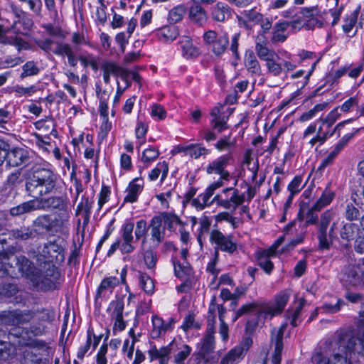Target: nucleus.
Returning <instances> with one entry per match:
<instances>
[{
    "label": "nucleus",
    "instance_id": "f257e3e1",
    "mask_svg": "<svg viewBox=\"0 0 364 364\" xmlns=\"http://www.w3.org/2000/svg\"><path fill=\"white\" fill-rule=\"evenodd\" d=\"M55 316L53 309L38 307L4 311L1 314L2 323L9 328L10 341L26 347L23 351L26 364H41V350L45 348L46 342L33 336L43 335L47 331V324L54 321Z\"/></svg>",
    "mask_w": 364,
    "mask_h": 364
},
{
    "label": "nucleus",
    "instance_id": "f03ea898",
    "mask_svg": "<svg viewBox=\"0 0 364 364\" xmlns=\"http://www.w3.org/2000/svg\"><path fill=\"white\" fill-rule=\"evenodd\" d=\"M364 329L356 337L351 331L338 332L331 354L316 351L311 356L314 364H363Z\"/></svg>",
    "mask_w": 364,
    "mask_h": 364
},
{
    "label": "nucleus",
    "instance_id": "7ed1b4c3",
    "mask_svg": "<svg viewBox=\"0 0 364 364\" xmlns=\"http://www.w3.org/2000/svg\"><path fill=\"white\" fill-rule=\"evenodd\" d=\"M60 182V177L50 169L38 168L27 178L26 191L29 197L40 199L45 195L56 193Z\"/></svg>",
    "mask_w": 364,
    "mask_h": 364
},
{
    "label": "nucleus",
    "instance_id": "20e7f679",
    "mask_svg": "<svg viewBox=\"0 0 364 364\" xmlns=\"http://www.w3.org/2000/svg\"><path fill=\"white\" fill-rule=\"evenodd\" d=\"M69 200L65 195L53 196L23 202L10 209L12 216H20L36 210L68 211Z\"/></svg>",
    "mask_w": 364,
    "mask_h": 364
},
{
    "label": "nucleus",
    "instance_id": "39448f33",
    "mask_svg": "<svg viewBox=\"0 0 364 364\" xmlns=\"http://www.w3.org/2000/svg\"><path fill=\"white\" fill-rule=\"evenodd\" d=\"M0 272H3V275L11 277H18V274H21L31 279L37 271L33 263L25 256L11 254L0 255Z\"/></svg>",
    "mask_w": 364,
    "mask_h": 364
},
{
    "label": "nucleus",
    "instance_id": "423d86ee",
    "mask_svg": "<svg viewBox=\"0 0 364 364\" xmlns=\"http://www.w3.org/2000/svg\"><path fill=\"white\" fill-rule=\"evenodd\" d=\"M62 243L63 241H60V240L48 241L43 247H39L35 255L37 264L41 266L42 262L57 264L63 263L65 260V254Z\"/></svg>",
    "mask_w": 364,
    "mask_h": 364
},
{
    "label": "nucleus",
    "instance_id": "0eeeda50",
    "mask_svg": "<svg viewBox=\"0 0 364 364\" xmlns=\"http://www.w3.org/2000/svg\"><path fill=\"white\" fill-rule=\"evenodd\" d=\"M55 263L42 262L41 269L33 275L31 281L36 287L43 291L51 290L55 287V282L59 277V272Z\"/></svg>",
    "mask_w": 364,
    "mask_h": 364
},
{
    "label": "nucleus",
    "instance_id": "6e6552de",
    "mask_svg": "<svg viewBox=\"0 0 364 364\" xmlns=\"http://www.w3.org/2000/svg\"><path fill=\"white\" fill-rule=\"evenodd\" d=\"M134 224L130 221H126L120 229L122 240L117 238L116 241L111 245L107 252V256L110 257L114 252L119 248L122 254H129L135 250L134 245V236L132 235Z\"/></svg>",
    "mask_w": 364,
    "mask_h": 364
},
{
    "label": "nucleus",
    "instance_id": "1a4fd4ad",
    "mask_svg": "<svg viewBox=\"0 0 364 364\" xmlns=\"http://www.w3.org/2000/svg\"><path fill=\"white\" fill-rule=\"evenodd\" d=\"M235 162L234 157L231 153L222 155L208 164L205 171L209 175H218V180L215 182H220L221 187L224 186L225 181H229L231 178L230 173L227 170L228 166L232 165Z\"/></svg>",
    "mask_w": 364,
    "mask_h": 364
},
{
    "label": "nucleus",
    "instance_id": "9d476101",
    "mask_svg": "<svg viewBox=\"0 0 364 364\" xmlns=\"http://www.w3.org/2000/svg\"><path fill=\"white\" fill-rule=\"evenodd\" d=\"M333 216V213L331 210H328L321 215L317 225V238L320 250H328L333 242L332 234L334 231L335 224L332 225L328 232L327 231Z\"/></svg>",
    "mask_w": 364,
    "mask_h": 364
},
{
    "label": "nucleus",
    "instance_id": "9b49d317",
    "mask_svg": "<svg viewBox=\"0 0 364 364\" xmlns=\"http://www.w3.org/2000/svg\"><path fill=\"white\" fill-rule=\"evenodd\" d=\"M210 242L215 244V257H218V250L232 254L237 250V244L233 241L232 235H225L218 229H213L210 232Z\"/></svg>",
    "mask_w": 364,
    "mask_h": 364
},
{
    "label": "nucleus",
    "instance_id": "f8f14e48",
    "mask_svg": "<svg viewBox=\"0 0 364 364\" xmlns=\"http://www.w3.org/2000/svg\"><path fill=\"white\" fill-rule=\"evenodd\" d=\"M289 300L287 294L282 293L275 297L274 304H259V318H272L273 316L280 314Z\"/></svg>",
    "mask_w": 364,
    "mask_h": 364
},
{
    "label": "nucleus",
    "instance_id": "ddd939ff",
    "mask_svg": "<svg viewBox=\"0 0 364 364\" xmlns=\"http://www.w3.org/2000/svg\"><path fill=\"white\" fill-rule=\"evenodd\" d=\"M252 343L250 337H245L237 346L228 351L220 364H237L245 358Z\"/></svg>",
    "mask_w": 364,
    "mask_h": 364
},
{
    "label": "nucleus",
    "instance_id": "4468645a",
    "mask_svg": "<svg viewBox=\"0 0 364 364\" xmlns=\"http://www.w3.org/2000/svg\"><path fill=\"white\" fill-rule=\"evenodd\" d=\"M362 273L355 264L346 265L340 273V281L346 287H356L361 284Z\"/></svg>",
    "mask_w": 364,
    "mask_h": 364
},
{
    "label": "nucleus",
    "instance_id": "2eb2a0df",
    "mask_svg": "<svg viewBox=\"0 0 364 364\" xmlns=\"http://www.w3.org/2000/svg\"><path fill=\"white\" fill-rule=\"evenodd\" d=\"M221 188L220 182H213L205 190L191 201V205L198 210H203L205 207L210 206V198L213 196L215 191Z\"/></svg>",
    "mask_w": 364,
    "mask_h": 364
},
{
    "label": "nucleus",
    "instance_id": "dca6fc26",
    "mask_svg": "<svg viewBox=\"0 0 364 364\" xmlns=\"http://www.w3.org/2000/svg\"><path fill=\"white\" fill-rule=\"evenodd\" d=\"M152 329L151 331V337L154 339L159 338L164 335L167 331L173 328L174 319L169 318L167 321L157 315H154L151 318Z\"/></svg>",
    "mask_w": 364,
    "mask_h": 364
},
{
    "label": "nucleus",
    "instance_id": "f3484780",
    "mask_svg": "<svg viewBox=\"0 0 364 364\" xmlns=\"http://www.w3.org/2000/svg\"><path fill=\"white\" fill-rule=\"evenodd\" d=\"M210 16L215 22L224 23L232 18V9L227 4L218 1L211 8Z\"/></svg>",
    "mask_w": 364,
    "mask_h": 364
},
{
    "label": "nucleus",
    "instance_id": "a211bd4d",
    "mask_svg": "<svg viewBox=\"0 0 364 364\" xmlns=\"http://www.w3.org/2000/svg\"><path fill=\"white\" fill-rule=\"evenodd\" d=\"M223 105H218L214 107L210 111V116L212 117L210 123L212 127L214 129H216L218 132H222L223 131L228 129L227 124L228 117L223 115Z\"/></svg>",
    "mask_w": 364,
    "mask_h": 364
},
{
    "label": "nucleus",
    "instance_id": "6ab92c4d",
    "mask_svg": "<svg viewBox=\"0 0 364 364\" xmlns=\"http://www.w3.org/2000/svg\"><path fill=\"white\" fill-rule=\"evenodd\" d=\"M285 326H282L278 330L272 333L271 342L274 346V350L272 355V363L280 364L282 360V352L283 350V335Z\"/></svg>",
    "mask_w": 364,
    "mask_h": 364
},
{
    "label": "nucleus",
    "instance_id": "aec40b11",
    "mask_svg": "<svg viewBox=\"0 0 364 364\" xmlns=\"http://www.w3.org/2000/svg\"><path fill=\"white\" fill-rule=\"evenodd\" d=\"M229 191H232V196L230 198L225 199L222 201L223 208L227 210L232 209L236 210L237 207L242 205L245 201V194L240 193L239 190L234 186L225 188L223 190V193H227Z\"/></svg>",
    "mask_w": 364,
    "mask_h": 364
},
{
    "label": "nucleus",
    "instance_id": "412c9836",
    "mask_svg": "<svg viewBox=\"0 0 364 364\" xmlns=\"http://www.w3.org/2000/svg\"><path fill=\"white\" fill-rule=\"evenodd\" d=\"M144 188V181L140 178H134L126 188L124 203H135Z\"/></svg>",
    "mask_w": 364,
    "mask_h": 364
},
{
    "label": "nucleus",
    "instance_id": "4be33fe9",
    "mask_svg": "<svg viewBox=\"0 0 364 364\" xmlns=\"http://www.w3.org/2000/svg\"><path fill=\"white\" fill-rule=\"evenodd\" d=\"M351 199L353 202L346 203L343 212L344 218L349 222L360 220L364 213V210L361 206L363 203H360L356 201L353 197H351Z\"/></svg>",
    "mask_w": 364,
    "mask_h": 364
},
{
    "label": "nucleus",
    "instance_id": "5701e85b",
    "mask_svg": "<svg viewBox=\"0 0 364 364\" xmlns=\"http://www.w3.org/2000/svg\"><path fill=\"white\" fill-rule=\"evenodd\" d=\"M149 228L150 229L151 240L157 247L165 237V228H163L161 225L160 219L155 217H153L151 220Z\"/></svg>",
    "mask_w": 364,
    "mask_h": 364
},
{
    "label": "nucleus",
    "instance_id": "b1692460",
    "mask_svg": "<svg viewBox=\"0 0 364 364\" xmlns=\"http://www.w3.org/2000/svg\"><path fill=\"white\" fill-rule=\"evenodd\" d=\"M188 18L191 22L199 26H203L208 21L207 12L202 6H196L192 4L188 9Z\"/></svg>",
    "mask_w": 364,
    "mask_h": 364
},
{
    "label": "nucleus",
    "instance_id": "393cba45",
    "mask_svg": "<svg viewBox=\"0 0 364 364\" xmlns=\"http://www.w3.org/2000/svg\"><path fill=\"white\" fill-rule=\"evenodd\" d=\"M33 25L32 18L26 15L21 19L15 20L10 30L14 31L15 33L26 36L32 30Z\"/></svg>",
    "mask_w": 364,
    "mask_h": 364
},
{
    "label": "nucleus",
    "instance_id": "a878e982",
    "mask_svg": "<svg viewBox=\"0 0 364 364\" xmlns=\"http://www.w3.org/2000/svg\"><path fill=\"white\" fill-rule=\"evenodd\" d=\"M318 123H320V125L318 127H316V135L309 141L311 146L316 144L322 145L333 136L331 129H327V123H323V122H318Z\"/></svg>",
    "mask_w": 364,
    "mask_h": 364
},
{
    "label": "nucleus",
    "instance_id": "bb28decb",
    "mask_svg": "<svg viewBox=\"0 0 364 364\" xmlns=\"http://www.w3.org/2000/svg\"><path fill=\"white\" fill-rule=\"evenodd\" d=\"M360 233L358 225L353 223H342L339 234L343 240L350 242L355 240Z\"/></svg>",
    "mask_w": 364,
    "mask_h": 364
},
{
    "label": "nucleus",
    "instance_id": "cd10ccee",
    "mask_svg": "<svg viewBox=\"0 0 364 364\" xmlns=\"http://www.w3.org/2000/svg\"><path fill=\"white\" fill-rule=\"evenodd\" d=\"M245 66L252 75L259 76L262 74L260 64L252 50H248L245 52Z\"/></svg>",
    "mask_w": 364,
    "mask_h": 364
},
{
    "label": "nucleus",
    "instance_id": "c85d7f7f",
    "mask_svg": "<svg viewBox=\"0 0 364 364\" xmlns=\"http://www.w3.org/2000/svg\"><path fill=\"white\" fill-rule=\"evenodd\" d=\"M50 224V215H41L37 217L33 222V232H35L38 235H41L52 232V226Z\"/></svg>",
    "mask_w": 364,
    "mask_h": 364
},
{
    "label": "nucleus",
    "instance_id": "c756f323",
    "mask_svg": "<svg viewBox=\"0 0 364 364\" xmlns=\"http://www.w3.org/2000/svg\"><path fill=\"white\" fill-rule=\"evenodd\" d=\"M306 304V300L301 298L296 303L295 306L289 308L286 312V318L289 321L292 326H296L300 323V315L303 307Z\"/></svg>",
    "mask_w": 364,
    "mask_h": 364
},
{
    "label": "nucleus",
    "instance_id": "7c9ffc66",
    "mask_svg": "<svg viewBox=\"0 0 364 364\" xmlns=\"http://www.w3.org/2000/svg\"><path fill=\"white\" fill-rule=\"evenodd\" d=\"M180 46L182 55L187 59L195 58L200 55L198 48L193 45L192 40L189 37H183L180 41Z\"/></svg>",
    "mask_w": 364,
    "mask_h": 364
},
{
    "label": "nucleus",
    "instance_id": "2f4dec72",
    "mask_svg": "<svg viewBox=\"0 0 364 364\" xmlns=\"http://www.w3.org/2000/svg\"><path fill=\"white\" fill-rule=\"evenodd\" d=\"M288 23L287 21L277 22L272 27V36L271 42L272 43H283L288 38L287 30Z\"/></svg>",
    "mask_w": 364,
    "mask_h": 364
},
{
    "label": "nucleus",
    "instance_id": "473e14b6",
    "mask_svg": "<svg viewBox=\"0 0 364 364\" xmlns=\"http://www.w3.org/2000/svg\"><path fill=\"white\" fill-rule=\"evenodd\" d=\"M215 350V338L210 336H205L201 341V346L198 351L200 358L208 361Z\"/></svg>",
    "mask_w": 364,
    "mask_h": 364
},
{
    "label": "nucleus",
    "instance_id": "72a5a7b5",
    "mask_svg": "<svg viewBox=\"0 0 364 364\" xmlns=\"http://www.w3.org/2000/svg\"><path fill=\"white\" fill-rule=\"evenodd\" d=\"M69 218L70 215L68 211L60 212L55 215L53 219L50 218L52 232H57L67 228Z\"/></svg>",
    "mask_w": 364,
    "mask_h": 364
},
{
    "label": "nucleus",
    "instance_id": "f704fd0d",
    "mask_svg": "<svg viewBox=\"0 0 364 364\" xmlns=\"http://www.w3.org/2000/svg\"><path fill=\"white\" fill-rule=\"evenodd\" d=\"M118 284L119 279L115 277H109L104 279L97 289L96 296L100 297L105 296L107 292L112 293Z\"/></svg>",
    "mask_w": 364,
    "mask_h": 364
},
{
    "label": "nucleus",
    "instance_id": "c9c22d12",
    "mask_svg": "<svg viewBox=\"0 0 364 364\" xmlns=\"http://www.w3.org/2000/svg\"><path fill=\"white\" fill-rule=\"evenodd\" d=\"M159 218L161 220V225L164 223L165 228H167L170 231L175 230L176 225L181 223L179 218L174 215L167 212L161 213L159 215L154 216Z\"/></svg>",
    "mask_w": 364,
    "mask_h": 364
},
{
    "label": "nucleus",
    "instance_id": "e433bc0d",
    "mask_svg": "<svg viewBox=\"0 0 364 364\" xmlns=\"http://www.w3.org/2000/svg\"><path fill=\"white\" fill-rule=\"evenodd\" d=\"M335 198L334 191L329 188H326L323 191L321 197L314 204V210H321L323 208L328 205Z\"/></svg>",
    "mask_w": 364,
    "mask_h": 364
},
{
    "label": "nucleus",
    "instance_id": "4c0bfd02",
    "mask_svg": "<svg viewBox=\"0 0 364 364\" xmlns=\"http://www.w3.org/2000/svg\"><path fill=\"white\" fill-rule=\"evenodd\" d=\"M173 264L175 275L178 278L185 279L186 277L192 274L191 267L187 261H183V262L181 263L174 258L173 259Z\"/></svg>",
    "mask_w": 364,
    "mask_h": 364
},
{
    "label": "nucleus",
    "instance_id": "58836bf2",
    "mask_svg": "<svg viewBox=\"0 0 364 364\" xmlns=\"http://www.w3.org/2000/svg\"><path fill=\"white\" fill-rule=\"evenodd\" d=\"M124 300L122 298L117 297L115 300L112 301L107 309V312L110 315L112 319L123 316Z\"/></svg>",
    "mask_w": 364,
    "mask_h": 364
},
{
    "label": "nucleus",
    "instance_id": "ea45409f",
    "mask_svg": "<svg viewBox=\"0 0 364 364\" xmlns=\"http://www.w3.org/2000/svg\"><path fill=\"white\" fill-rule=\"evenodd\" d=\"M11 235L17 240H27L33 237V230L28 226H20L11 230Z\"/></svg>",
    "mask_w": 364,
    "mask_h": 364
},
{
    "label": "nucleus",
    "instance_id": "a19ab883",
    "mask_svg": "<svg viewBox=\"0 0 364 364\" xmlns=\"http://www.w3.org/2000/svg\"><path fill=\"white\" fill-rule=\"evenodd\" d=\"M156 35L161 41L166 43L174 41L178 33L173 27L164 26L156 31Z\"/></svg>",
    "mask_w": 364,
    "mask_h": 364
},
{
    "label": "nucleus",
    "instance_id": "79ce46f5",
    "mask_svg": "<svg viewBox=\"0 0 364 364\" xmlns=\"http://www.w3.org/2000/svg\"><path fill=\"white\" fill-rule=\"evenodd\" d=\"M171 348L170 346H163L160 348H156V346H152L149 350L148 354L150 360L152 361L156 359L168 358L171 354Z\"/></svg>",
    "mask_w": 364,
    "mask_h": 364
},
{
    "label": "nucleus",
    "instance_id": "37998d69",
    "mask_svg": "<svg viewBox=\"0 0 364 364\" xmlns=\"http://www.w3.org/2000/svg\"><path fill=\"white\" fill-rule=\"evenodd\" d=\"M187 12V9L184 5L180 4L175 7H173L168 12V21L170 23H176L181 21L186 13Z\"/></svg>",
    "mask_w": 364,
    "mask_h": 364
},
{
    "label": "nucleus",
    "instance_id": "c03bdc74",
    "mask_svg": "<svg viewBox=\"0 0 364 364\" xmlns=\"http://www.w3.org/2000/svg\"><path fill=\"white\" fill-rule=\"evenodd\" d=\"M77 51V50L67 43L58 41L56 42V48L53 50V53L57 55L66 56L68 58L69 56L76 53Z\"/></svg>",
    "mask_w": 364,
    "mask_h": 364
},
{
    "label": "nucleus",
    "instance_id": "a18cd8bd",
    "mask_svg": "<svg viewBox=\"0 0 364 364\" xmlns=\"http://www.w3.org/2000/svg\"><path fill=\"white\" fill-rule=\"evenodd\" d=\"M8 160L10 165L18 166L26 161L27 156L23 149H17L8 154Z\"/></svg>",
    "mask_w": 364,
    "mask_h": 364
},
{
    "label": "nucleus",
    "instance_id": "49530a36",
    "mask_svg": "<svg viewBox=\"0 0 364 364\" xmlns=\"http://www.w3.org/2000/svg\"><path fill=\"white\" fill-rule=\"evenodd\" d=\"M229 43V38L227 34L220 36L213 43V52L216 55H220L225 51L227 46Z\"/></svg>",
    "mask_w": 364,
    "mask_h": 364
},
{
    "label": "nucleus",
    "instance_id": "de8ad7c7",
    "mask_svg": "<svg viewBox=\"0 0 364 364\" xmlns=\"http://www.w3.org/2000/svg\"><path fill=\"white\" fill-rule=\"evenodd\" d=\"M92 210V203L90 202L88 198H85L82 202H80L77 207V213H82L84 223L87 224L90 220V217L91 214Z\"/></svg>",
    "mask_w": 364,
    "mask_h": 364
},
{
    "label": "nucleus",
    "instance_id": "09e8293b",
    "mask_svg": "<svg viewBox=\"0 0 364 364\" xmlns=\"http://www.w3.org/2000/svg\"><path fill=\"white\" fill-rule=\"evenodd\" d=\"M303 178L301 176H296L293 180L289 183L287 190L291 195L296 196L298 194L305 186L303 183Z\"/></svg>",
    "mask_w": 364,
    "mask_h": 364
},
{
    "label": "nucleus",
    "instance_id": "8fccbe9b",
    "mask_svg": "<svg viewBox=\"0 0 364 364\" xmlns=\"http://www.w3.org/2000/svg\"><path fill=\"white\" fill-rule=\"evenodd\" d=\"M259 303L258 302H252L250 304H245L242 306L236 312L235 317L233 318V321L237 320L242 315L249 313L252 311L257 310V316L259 317Z\"/></svg>",
    "mask_w": 364,
    "mask_h": 364
},
{
    "label": "nucleus",
    "instance_id": "3c124183",
    "mask_svg": "<svg viewBox=\"0 0 364 364\" xmlns=\"http://www.w3.org/2000/svg\"><path fill=\"white\" fill-rule=\"evenodd\" d=\"M22 73L20 77L23 79L28 76L37 75L40 70L33 61H28L22 66Z\"/></svg>",
    "mask_w": 364,
    "mask_h": 364
},
{
    "label": "nucleus",
    "instance_id": "603ef678",
    "mask_svg": "<svg viewBox=\"0 0 364 364\" xmlns=\"http://www.w3.org/2000/svg\"><path fill=\"white\" fill-rule=\"evenodd\" d=\"M140 285L144 291L148 294H151L154 291V284L152 279L146 274H141L140 277Z\"/></svg>",
    "mask_w": 364,
    "mask_h": 364
},
{
    "label": "nucleus",
    "instance_id": "864d4df0",
    "mask_svg": "<svg viewBox=\"0 0 364 364\" xmlns=\"http://www.w3.org/2000/svg\"><path fill=\"white\" fill-rule=\"evenodd\" d=\"M92 335H93V329L90 328H88V330L87 331L86 343L79 348L77 353V358L82 360L84 358L85 354L90 350L91 344H92Z\"/></svg>",
    "mask_w": 364,
    "mask_h": 364
},
{
    "label": "nucleus",
    "instance_id": "5fc2aeb1",
    "mask_svg": "<svg viewBox=\"0 0 364 364\" xmlns=\"http://www.w3.org/2000/svg\"><path fill=\"white\" fill-rule=\"evenodd\" d=\"M341 113L339 112V107H336L331 110L325 118H320L318 122H323L327 123V129H331L332 125L340 118Z\"/></svg>",
    "mask_w": 364,
    "mask_h": 364
},
{
    "label": "nucleus",
    "instance_id": "6e6d98bb",
    "mask_svg": "<svg viewBox=\"0 0 364 364\" xmlns=\"http://www.w3.org/2000/svg\"><path fill=\"white\" fill-rule=\"evenodd\" d=\"M192 348L187 344L183 345L180 351L174 356L173 361L176 364H185V360L191 355Z\"/></svg>",
    "mask_w": 364,
    "mask_h": 364
},
{
    "label": "nucleus",
    "instance_id": "4d7b16f0",
    "mask_svg": "<svg viewBox=\"0 0 364 364\" xmlns=\"http://www.w3.org/2000/svg\"><path fill=\"white\" fill-rule=\"evenodd\" d=\"M345 305V301L341 299H337L336 302L333 304L331 303H325L320 309L328 314H336L338 312L341 307Z\"/></svg>",
    "mask_w": 364,
    "mask_h": 364
},
{
    "label": "nucleus",
    "instance_id": "13d9d810",
    "mask_svg": "<svg viewBox=\"0 0 364 364\" xmlns=\"http://www.w3.org/2000/svg\"><path fill=\"white\" fill-rule=\"evenodd\" d=\"M18 292V288L13 284H0V296L10 299Z\"/></svg>",
    "mask_w": 364,
    "mask_h": 364
},
{
    "label": "nucleus",
    "instance_id": "bf43d9fd",
    "mask_svg": "<svg viewBox=\"0 0 364 364\" xmlns=\"http://www.w3.org/2000/svg\"><path fill=\"white\" fill-rule=\"evenodd\" d=\"M358 11H354L352 14H350L348 16H347L344 20V23L343 25V31L345 33H348L353 29L354 26L355 25L358 19Z\"/></svg>",
    "mask_w": 364,
    "mask_h": 364
},
{
    "label": "nucleus",
    "instance_id": "052dcab7",
    "mask_svg": "<svg viewBox=\"0 0 364 364\" xmlns=\"http://www.w3.org/2000/svg\"><path fill=\"white\" fill-rule=\"evenodd\" d=\"M215 310V305H210L209 306L208 310V325L206 329V334L205 336H210L211 338H214V325L215 323V316L213 315V312Z\"/></svg>",
    "mask_w": 364,
    "mask_h": 364
},
{
    "label": "nucleus",
    "instance_id": "680f3d73",
    "mask_svg": "<svg viewBox=\"0 0 364 364\" xmlns=\"http://www.w3.org/2000/svg\"><path fill=\"white\" fill-rule=\"evenodd\" d=\"M208 154V150L204 146L198 144H190L188 156L193 159H198L202 155Z\"/></svg>",
    "mask_w": 364,
    "mask_h": 364
},
{
    "label": "nucleus",
    "instance_id": "e2e57ef3",
    "mask_svg": "<svg viewBox=\"0 0 364 364\" xmlns=\"http://www.w3.org/2000/svg\"><path fill=\"white\" fill-rule=\"evenodd\" d=\"M300 14V17L305 22L306 19L320 16V10L318 6L304 7L301 9Z\"/></svg>",
    "mask_w": 364,
    "mask_h": 364
},
{
    "label": "nucleus",
    "instance_id": "0e129e2a",
    "mask_svg": "<svg viewBox=\"0 0 364 364\" xmlns=\"http://www.w3.org/2000/svg\"><path fill=\"white\" fill-rule=\"evenodd\" d=\"M159 155V151L154 147H150L143 151L141 160L144 163H151L155 161Z\"/></svg>",
    "mask_w": 364,
    "mask_h": 364
},
{
    "label": "nucleus",
    "instance_id": "69168bd1",
    "mask_svg": "<svg viewBox=\"0 0 364 364\" xmlns=\"http://www.w3.org/2000/svg\"><path fill=\"white\" fill-rule=\"evenodd\" d=\"M150 114L154 119L157 120H164L166 117V112L164 107L159 104L153 105Z\"/></svg>",
    "mask_w": 364,
    "mask_h": 364
},
{
    "label": "nucleus",
    "instance_id": "338daca9",
    "mask_svg": "<svg viewBox=\"0 0 364 364\" xmlns=\"http://www.w3.org/2000/svg\"><path fill=\"white\" fill-rule=\"evenodd\" d=\"M255 51L259 59L264 61H267L272 58L274 54L267 46H255Z\"/></svg>",
    "mask_w": 364,
    "mask_h": 364
},
{
    "label": "nucleus",
    "instance_id": "774afa93",
    "mask_svg": "<svg viewBox=\"0 0 364 364\" xmlns=\"http://www.w3.org/2000/svg\"><path fill=\"white\" fill-rule=\"evenodd\" d=\"M258 265L267 274H270L274 269L272 262L266 256H259L257 259Z\"/></svg>",
    "mask_w": 364,
    "mask_h": 364
}]
</instances>
